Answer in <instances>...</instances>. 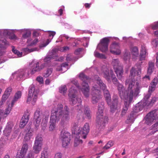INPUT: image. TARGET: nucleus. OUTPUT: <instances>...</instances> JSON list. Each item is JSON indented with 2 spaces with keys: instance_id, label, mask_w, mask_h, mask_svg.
<instances>
[{
  "instance_id": "f257e3e1",
  "label": "nucleus",
  "mask_w": 158,
  "mask_h": 158,
  "mask_svg": "<svg viewBox=\"0 0 158 158\" xmlns=\"http://www.w3.org/2000/svg\"><path fill=\"white\" fill-rule=\"evenodd\" d=\"M141 66L140 64H136L132 67L130 71L129 77L125 82V85L127 88L125 91L124 86L121 84H118L117 85L118 90L120 96L122 99L127 100L130 102H132L133 97L136 96L140 92V87L138 81L135 82L134 78L136 75L139 76L141 73Z\"/></svg>"
},
{
  "instance_id": "f03ea898",
  "label": "nucleus",
  "mask_w": 158,
  "mask_h": 158,
  "mask_svg": "<svg viewBox=\"0 0 158 158\" xmlns=\"http://www.w3.org/2000/svg\"><path fill=\"white\" fill-rule=\"evenodd\" d=\"M63 106L60 104L58 106L56 109H53L52 111V114L50 119V125L49 130L52 131L55 129L56 127V123L61 118V122H65L69 119V112L67 106L64 107L65 110L63 112Z\"/></svg>"
},
{
  "instance_id": "7ed1b4c3",
  "label": "nucleus",
  "mask_w": 158,
  "mask_h": 158,
  "mask_svg": "<svg viewBox=\"0 0 158 158\" xmlns=\"http://www.w3.org/2000/svg\"><path fill=\"white\" fill-rule=\"evenodd\" d=\"M44 66L43 64L40 66L38 61L33 60L29 63L27 68L19 69L13 75L17 76L18 80L20 79L24 80L28 78L31 74H34L40 71L44 68Z\"/></svg>"
},
{
  "instance_id": "20e7f679",
  "label": "nucleus",
  "mask_w": 158,
  "mask_h": 158,
  "mask_svg": "<svg viewBox=\"0 0 158 158\" xmlns=\"http://www.w3.org/2000/svg\"><path fill=\"white\" fill-rule=\"evenodd\" d=\"M96 81L99 85V89L102 90L104 93V97L107 104L110 108V111L112 113L118 108H119L120 105L118 102V97L116 95H114L112 97V102L111 103V97L109 91L107 89L106 85L103 82L100 78L98 76L96 77Z\"/></svg>"
},
{
  "instance_id": "39448f33",
  "label": "nucleus",
  "mask_w": 158,
  "mask_h": 158,
  "mask_svg": "<svg viewBox=\"0 0 158 158\" xmlns=\"http://www.w3.org/2000/svg\"><path fill=\"white\" fill-rule=\"evenodd\" d=\"M104 105V102H102L99 103L96 113L97 127L100 131L103 129L108 120L107 117L103 116Z\"/></svg>"
},
{
  "instance_id": "423d86ee",
  "label": "nucleus",
  "mask_w": 158,
  "mask_h": 158,
  "mask_svg": "<svg viewBox=\"0 0 158 158\" xmlns=\"http://www.w3.org/2000/svg\"><path fill=\"white\" fill-rule=\"evenodd\" d=\"M99 74L103 75V77L109 82H111L110 77L113 83L117 85L119 83L118 81L115 76L112 70H109L107 66L103 65L101 68L100 71L99 72Z\"/></svg>"
},
{
  "instance_id": "0eeeda50",
  "label": "nucleus",
  "mask_w": 158,
  "mask_h": 158,
  "mask_svg": "<svg viewBox=\"0 0 158 158\" xmlns=\"http://www.w3.org/2000/svg\"><path fill=\"white\" fill-rule=\"evenodd\" d=\"M150 97V94H148L146 95L141 102L136 105L135 108H136V111H134V112H137L139 111H140L145 106H149L151 104H152L156 102L157 99L155 97L152 98L151 102L148 101Z\"/></svg>"
},
{
  "instance_id": "6e6552de",
  "label": "nucleus",
  "mask_w": 158,
  "mask_h": 158,
  "mask_svg": "<svg viewBox=\"0 0 158 158\" xmlns=\"http://www.w3.org/2000/svg\"><path fill=\"white\" fill-rule=\"evenodd\" d=\"M80 79L83 81L82 91L85 97L88 98L89 95V87L88 83L90 82L91 78L81 73H80Z\"/></svg>"
},
{
  "instance_id": "1a4fd4ad",
  "label": "nucleus",
  "mask_w": 158,
  "mask_h": 158,
  "mask_svg": "<svg viewBox=\"0 0 158 158\" xmlns=\"http://www.w3.org/2000/svg\"><path fill=\"white\" fill-rule=\"evenodd\" d=\"M91 90V102L93 104H96L102 98L98 85L96 84L94 85Z\"/></svg>"
},
{
  "instance_id": "9d476101",
  "label": "nucleus",
  "mask_w": 158,
  "mask_h": 158,
  "mask_svg": "<svg viewBox=\"0 0 158 158\" xmlns=\"http://www.w3.org/2000/svg\"><path fill=\"white\" fill-rule=\"evenodd\" d=\"M115 72L118 78L121 79L123 74V68L118 59H114L112 60L111 63Z\"/></svg>"
},
{
  "instance_id": "9b49d317",
  "label": "nucleus",
  "mask_w": 158,
  "mask_h": 158,
  "mask_svg": "<svg viewBox=\"0 0 158 158\" xmlns=\"http://www.w3.org/2000/svg\"><path fill=\"white\" fill-rule=\"evenodd\" d=\"M38 92L39 91L38 90L35 89L34 85H31L29 88V94L27 102L28 103L30 102L32 98L31 103L32 104H34L37 100Z\"/></svg>"
},
{
  "instance_id": "f8f14e48",
  "label": "nucleus",
  "mask_w": 158,
  "mask_h": 158,
  "mask_svg": "<svg viewBox=\"0 0 158 158\" xmlns=\"http://www.w3.org/2000/svg\"><path fill=\"white\" fill-rule=\"evenodd\" d=\"M43 138L42 135H38L35 137L33 147L34 153H39L41 151L43 145Z\"/></svg>"
},
{
  "instance_id": "ddd939ff",
  "label": "nucleus",
  "mask_w": 158,
  "mask_h": 158,
  "mask_svg": "<svg viewBox=\"0 0 158 158\" xmlns=\"http://www.w3.org/2000/svg\"><path fill=\"white\" fill-rule=\"evenodd\" d=\"M76 88L74 86H72L69 90V99L70 104L73 105L75 104L78 101L77 97V92Z\"/></svg>"
},
{
  "instance_id": "4468645a",
  "label": "nucleus",
  "mask_w": 158,
  "mask_h": 158,
  "mask_svg": "<svg viewBox=\"0 0 158 158\" xmlns=\"http://www.w3.org/2000/svg\"><path fill=\"white\" fill-rule=\"evenodd\" d=\"M79 127L78 123H74L72 129V133L74 139V146L77 147L79 144Z\"/></svg>"
},
{
  "instance_id": "2eb2a0df",
  "label": "nucleus",
  "mask_w": 158,
  "mask_h": 158,
  "mask_svg": "<svg viewBox=\"0 0 158 158\" xmlns=\"http://www.w3.org/2000/svg\"><path fill=\"white\" fill-rule=\"evenodd\" d=\"M62 146L63 147L67 146L70 143L71 140V135L67 132L62 131L60 136Z\"/></svg>"
},
{
  "instance_id": "dca6fc26",
  "label": "nucleus",
  "mask_w": 158,
  "mask_h": 158,
  "mask_svg": "<svg viewBox=\"0 0 158 158\" xmlns=\"http://www.w3.org/2000/svg\"><path fill=\"white\" fill-rule=\"evenodd\" d=\"M57 50L56 49H53L51 52L49 53V55L47 56L44 60V62H48L52 59H55L56 61H61L63 60L64 58L63 57H58L57 56L56 52Z\"/></svg>"
},
{
  "instance_id": "f3484780",
  "label": "nucleus",
  "mask_w": 158,
  "mask_h": 158,
  "mask_svg": "<svg viewBox=\"0 0 158 158\" xmlns=\"http://www.w3.org/2000/svg\"><path fill=\"white\" fill-rule=\"evenodd\" d=\"M109 42V40L108 38L105 37L102 39L98 45L97 48L102 52H106L108 50Z\"/></svg>"
},
{
  "instance_id": "a211bd4d",
  "label": "nucleus",
  "mask_w": 158,
  "mask_h": 158,
  "mask_svg": "<svg viewBox=\"0 0 158 158\" xmlns=\"http://www.w3.org/2000/svg\"><path fill=\"white\" fill-rule=\"evenodd\" d=\"M110 52L113 54L119 55L121 53V51L119 49V43L113 42L110 46Z\"/></svg>"
},
{
  "instance_id": "6ab92c4d",
  "label": "nucleus",
  "mask_w": 158,
  "mask_h": 158,
  "mask_svg": "<svg viewBox=\"0 0 158 158\" xmlns=\"http://www.w3.org/2000/svg\"><path fill=\"white\" fill-rule=\"evenodd\" d=\"M90 130L89 125V123H85L84 126L81 129V136L82 138L85 139L87 135L89 132Z\"/></svg>"
},
{
  "instance_id": "aec40b11",
  "label": "nucleus",
  "mask_w": 158,
  "mask_h": 158,
  "mask_svg": "<svg viewBox=\"0 0 158 158\" xmlns=\"http://www.w3.org/2000/svg\"><path fill=\"white\" fill-rule=\"evenodd\" d=\"M156 115L155 110L152 111L148 113L145 117L146 120L145 123L149 125L155 119Z\"/></svg>"
},
{
  "instance_id": "412c9836",
  "label": "nucleus",
  "mask_w": 158,
  "mask_h": 158,
  "mask_svg": "<svg viewBox=\"0 0 158 158\" xmlns=\"http://www.w3.org/2000/svg\"><path fill=\"white\" fill-rule=\"evenodd\" d=\"M49 35V39H47L46 42H43L39 46L40 48L45 47L51 41V40L53 38V36L56 34V32L54 31H48Z\"/></svg>"
},
{
  "instance_id": "4be33fe9",
  "label": "nucleus",
  "mask_w": 158,
  "mask_h": 158,
  "mask_svg": "<svg viewBox=\"0 0 158 158\" xmlns=\"http://www.w3.org/2000/svg\"><path fill=\"white\" fill-rule=\"evenodd\" d=\"M83 110L84 111V114H82L81 113V115H85L86 116L87 118L88 119H90L91 117V114L89 108L88 107H83L82 106L81 107V106H80V110H81V112L83 111Z\"/></svg>"
},
{
  "instance_id": "5701e85b",
  "label": "nucleus",
  "mask_w": 158,
  "mask_h": 158,
  "mask_svg": "<svg viewBox=\"0 0 158 158\" xmlns=\"http://www.w3.org/2000/svg\"><path fill=\"white\" fill-rule=\"evenodd\" d=\"M41 117L40 115V112L36 111L35 113L34 123L36 127H38L40 124Z\"/></svg>"
},
{
  "instance_id": "b1692460",
  "label": "nucleus",
  "mask_w": 158,
  "mask_h": 158,
  "mask_svg": "<svg viewBox=\"0 0 158 158\" xmlns=\"http://www.w3.org/2000/svg\"><path fill=\"white\" fill-rule=\"evenodd\" d=\"M158 82V78L157 77H155L151 82L150 85L149 86L148 90L149 93H151L155 90Z\"/></svg>"
},
{
  "instance_id": "393cba45",
  "label": "nucleus",
  "mask_w": 158,
  "mask_h": 158,
  "mask_svg": "<svg viewBox=\"0 0 158 158\" xmlns=\"http://www.w3.org/2000/svg\"><path fill=\"white\" fill-rule=\"evenodd\" d=\"M27 132L24 137V141L28 142L31 139V137L33 135V131L30 127H29L26 130Z\"/></svg>"
},
{
  "instance_id": "a878e982",
  "label": "nucleus",
  "mask_w": 158,
  "mask_h": 158,
  "mask_svg": "<svg viewBox=\"0 0 158 158\" xmlns=\"http://www.w3.org/2000/svg\"><path fill=\"white\" fill-rule=\"evenodd\" d=\"M29 119V116L27 114L24 115L22 118L20 124V128H23L27 124Z\"/></svg>"
},
{
  "instance_id": "bb28decb",
  "label": "nucleus",
  "mask_w": 158,
  "mask_h": 158,
  "mask_svg": "<svg viewBox=\"0 0 158 158\" xmlns=\"http://www.w3.org/2000/svg\"><path fill=\"white\" fill-rule=\"evenodd\" d=\"M146 53L147 52L145 46L144 45H142L140 54V60H143L145 59Z\"/></svg>"
},
{
  "instance_id": "cd10ccee",
  "label": "nucleus",
  "mask_w": 158,
  "mask_h": 158,
  "mask_svg": "<svg viewBox=\"0 0 158 158\" xmlns=\"http://www.w3.org/2000/svg\"><path fill=\"white\" fill-rule=\"evenodd\" d=\"M2 45L0 44V55H2L5 52V49L6 45L8 44L6 39H4L2 41Z\"/></svg>"
},
{
  "instance_id": "c85d7f7f",
  "label": "nucleus",
  "mask_w": 158,
  "mask_h": 158,
  "mask_svg": "<svg viewBox=\"0 0 158 158\" xmlns=\"http://www.w3.org/2000/svg\"><path fill=\"white\" fill-rule=\"evenodd\" d=\"M68 66V65L67 63H63L60 66H59L57 67L56 70L63 73L67 70Z\"/></svg>"
},
{
  "instance_id": "c756f323",
  "label": "nucleus",
  "mask_w": 158,
  "mask_h": 158,
  "mask_svg": "<svg viewBox=\"0 0 158 158\" xmlns=\"http://www.w3.org/2000/svg\"><path fill=\"white\" fill-rule=\"evenodd\" d=\"M12 127V125L11 124H8L6 126L3 131L4 134L5 136H8L10 135Z\"/></svg>"
},
{
  "instance_id": "7c9ffc66",
  "label": "nucleus",
  "mask_w": 158,
  "mask_h": 158,
  "mask_svg": "<svg viewBox=\"0 0 158 158\" xmlns=\"http://www.w3.org/2000/svg\"><path fill=\"white\" fill-rule=\"evenodd\" d=\"M124 106L123 108L121 114L122 116H123L125 115L127 112L129 106V104L128 103H130L131 102H130L129 101H128L127 100H124Z\"/></svg>"
},
{
  "instance_id": "2f4dec72",
  "label": "nucleus",
  "mask_w": 158,
  "mask_h": 158,
  "mask_svg": "<svg viewBox=\"0 0 158 158\" xmlns=\"http://www.w3.org/2000/svg\"><path fill=\"white\" fill-rule=\"evenodd\" d=\"M21 33H24L23 35V37L24 38H27L31 34V32L29 30L26 29H22L19 30Z\"/></svg>"
},
{
  "instance_id": "473e14b6",
  "label": "nucleus",
  "mask_w": 158,
  "mask_h": 158,
  "mask_svg": "<svg viewBox=\"0 0 158 158\" xmlns=\"http://www.w3.org/2000/svg\"><path fill=\"white\" fill-rule=\"evenodd\" d=\"M38 48H34L31 49L27 48L23 49V52L24 54L23 55H25L31 52L35 51H38Z\"/></svg>"
},
{
  "instance_id": "72a5a7b5",
  "label": "nucleus",
  "mask_w": 158,
  "mask_h": 158,
  "mask_svg": "<svg viewBox=\"0 0 158 158\" xmlns=\"http://www.w3.org/2000/svg\"><path fill=\"white\" fill-rule=\"evenodd\" d=\"M21 92L20 91H18L16 93L11 102L12 104H14V103L21 98Z\"/></svg>"
},
{
  "instance_id": "f704fd0d",
  "label": "nucleus",
  "mask_w": 158,
  "mask_h": 158,
  "mask_svg": "<svg viewBox=\"0 0 158 158\" xmlns=\"http://www.w3.org/2000/svg\"><path fill=\"white\" fill-rule=\"evenodd\" d=\"M134 115V112H132L130 114V115L128 117V118L126 121V122L128 123H133L135 120Z\"/></svg>"
},
{
  "instance_id": "c9c22d12",
  "label": "nucleus",
  "mask_w": 158,
  "mask_h": 158,
  "mask_svg": "<svg viewBox=\"0 0 158 158\" xmlns=\"http://www.w3.org/2000/svg\"><path fill=\"white\" fill-rule=\"evenodd\" d=\"M31 39L30 38H28L27 39V42L28 43V47L35 45L38 41V40L37 39H35L31 42Z\"/></svg>"
},
{
  "instance_id": "e433bc0d",
  "label": "nucleus",
  "mask_w": 158,
  "mask_h": 158,
  "mask_svg": "<svg viewBox=\"0 0 158 158\" xmlns=\"http://www.w3.org/2000/svg\"><path fill=\"white\" fill-rule=\"evenodd\" d=\"M94 55L95 57L101 58V59H106V58L105 56L102 54L99 53L96 50H95L94 52Z\"/></svg>"
},
{
  "instance_id": "4c0bfd02",
  "label": "nucleus",
  "mask_w": 158,
  "mask_h": 158,
  "mask_svg": "<svg viewBox=\"0 0 158 158\" xmlns=\"http://www.w3.org/2000/svg\"><path fill=\"white\" fill-rule=\"evenodd\" d=\"M154 68V64L152 62H149V67L148 68V73L151 74L152 72V70Z\"/></svg>"
},
{
  "instance_id": "58836bf2",
  "label": "nucleus",
  "mask_w": 158,
  "mask_h": 158,
  "mask_svg": "<svg viewBox=\"0 0 158 158\" xmlns=\"http://www.w3.org/2000/svg\"><path fill=\"white\" fill-rule=\"evenodd\" d=\"M59 90L60 93L64 95L67 92V88L66 85H62L59 88Z\"/></svg>"
},
{
  "instance_id": "ea45409f",
  "label": "nucleus",
  "mask_w": 158,
  "mask_h": 158,
  "mask_svg": "<svg viewBox=\"0 0 158 158\" xmlns=\"http://www.w3.org/2000/svg\"><path fill=\"white\" fill-rule=\"evenodd\" d=\"M130 57V54L129 51L126 50L123 55V59L126 60H129Z\"/></svg>"
},
{
  "instance_id": "a19ab883",
  "label": "nucleus",
  "mask_w": 158,
  "mask_h": 158,
  "mask_svg": "<svg viewBox=\"0 0 158 158\" xmlns=\"http://www.w3.org/2000/svg\"><path fill=\"white\" fill-rule=\"evenodd\" d=\"M131 52L132 54L135 56H137L139 55L138 50L136 47H132L131 48Z\"/></svg>"
},
{
  "instance_id": "79ce46f5",
  "label": "nucleus",
  "mask_w": 158,
  "mask_h": 158,
  "mask_svg": "<svg viewBox=\"0 0 158 158\" xmlns=\"http://www.w3.org/2000/svg\"><path fill=\"white\" fill-rule=\"evenodd\" d=\"M49 116V114H48L43 119L42 121L41 125L42 126H43L44 128L46 127L47 123L48 122Z\"/></svg>"
},
{
  "instance_id": "37998d69",
  "label": "nucleus",
  "mask_w": 158,
  "mask_h": 158,
  "mask_svg": "<svg viewBox=\"0 0 158 158\" xmlns=\"http://www.w3.org/2000/svg\"><path fill=\"white\" fill-rule=\"evenodd\" d=\"M81 42H83V45L84 46L87 47L88 44V39L87 38H84L83 39L80 40Z\"/></svg>"
},
{
  "instance_id": "c03bdc74",
  "label": "nucleus",
  "mask_w": 158,
  "mask_h": 158,
  "mask_svg": "<svg viewBox=\"0 0 158 158\" xmlns=\"http://www.w3.org/2000/svg\"><path fill=\"white\" fill-rule=\"evenodd\" d=\"M12 51L14 54L16 55L18 57H20L22 56V52H19L17 50L15 49L14 47H12Z\"/></svg>"
},
{
  "instance_id": "a18cd8bd",
  "label": "nucleus",
  "mask_w": 158,
  "mask_h": 158,
  "mask_svg": "<svg viewBox=\"0 0 158 158\" xmlns=\"http://www.w3.org/2000/svg\"><path fill=\"white\" fill-rule=\"evenodd\" d=\"M40 158H48V154L46 150H44L41 153Z\"/></svg>"
},
{
  "instance_id": "49530a36",
  "label": "nucleus",
  "mask_w": 158,
  "mask_h": 158,
  "mask_svg": "<svg viewBox=\"0 0 158 158\" xmlns=\"http://www.w3.org/2000/svg\"><path fill=\"white\" fill-rule=\"evenodd\" d=\"M52 72V69H48L44 74V76L46 77H49L51 74Z\"/></svg>"
},
{
  "instance_id": "de8ad7c7",
  "label": "nucleus",
  "mask_w": 158,
  "mask_h": 158,
  "mask_svg": "<svg viewBox=\"0 0 158 158\" xmlns=\"http://www.w3.org/2000/svg\"><path fill=\"white\" fill-rule=\"evenodd\" d=\"M152 29L155 30L158 28V21L155 22L151 25Z\"/></svg>"
},
{
  "instance_id": "09e8293b",
  "label": "nucleus",
  "mask_w": 158,
  "mask_h": 158,
  "mask_svg": "<svg viewBox=\"0 0 158 158\" xmlns=\"http://www.w3.org/2000/svg\"><path fill=\"white\" fill-rule=\"evenodd\" d=\"M9 96L7 95H6L4 94V95L2 96V101L1 102H0V103L1 105H2V103L3 102H4L5 100L7 99V98H8Z\"/></svg>"
},
{
  "instance_id": "8fccbe9b",
  "label": "nucleus",
  "mask_w": 158,
  "mask_h": 158,
  "mask_svg": "<svg viewBox=\"0 0 158 158\" xmlns=\"http://www.w3.org/2000/svg\"><path fill=\"white\" fill-rule=\"evenodd\" d=\"M152 44L154 47H156L158 45V38L154 39L152 41Z\"/></svg>"
},
{
  "instance_id": "3c124183",
  "label": "nucleus",
  "mask_w": 158,
  "mask_h": 158,
  "mask_svg": "<svg viewBox=\"0 0 158 158\" xmlns=\"http://www.w3.org/2000/svg\"><path fill=\"white\" fill-rule=\"evenodd\" d=\"M12 89L10 87H8L6 90L4 94L9 96L12 91Z\"/></svg>"
},
{
  "instance_id": "603ef678",
  "label": "nucleus",
  "mask_w": 158,
  "mask_h": 158,
  "mask_svg": "<svg viewBox=\"0 0 158 158\" xmlns=\"http://www.w3.org/2000/svg\"><path fill=\"white\" fill-rule=\"evenodd\" d=\"M4 35H11V31L10 30L5 29L3 30Z\"/></svg>"
},
{
  "instance_id": "864d4df0",
  "label": "nucleus",
  "mask_w": 158,
  "mask_h": 158,
  "mask_svg": "<svg viewBox=\"0 0 158 158\" xmlns=\"http://www.w3.org/2000/svg\"><path fill=\"white\" fill-rule=\"evenodd\" d=\"M80 58L82 57L85 53V51L82 48H80Z\"/></svg>"
},
{
  "instance_id": "5fc2aeb1",
  "label": "nucleus",
  "mask_w": 158,
  "mask_h": 158,
  "mask_svg": "<svg viewBox=\"0 0 158 158\" xmlns=\"http://www.w3.org/2000/svg\"><path fill=\"white\" fill-rule=\"evenodd\" d=\"M36 80L40 84L43 82V78L41 77H38L36 78Z\"/></svg>"
},
{
  "instance_id": "6e6d98bb",
  "label": "nucleus",
  "mask_w": 158,
  "mask_h": 158,
  "mask_svg": "<svg viewBox=\"0 0 158 158\" xmlns=\"http://www.w3.org/2000/svg\"><path fill=\"white\" fill-rule=\"evenodd\" d=\"M62 156V155L60 153H56L55 156L54 158H61Z\"/></svg>"
},
{
  "instance_id": "4d7b16f0",
  "label": "nucleus",
  "mask_w": 158,
  "mask_h": 158,
  "mask_svg": "<svg viewBox=\"0 0 158 158\" xmlns=\"http://www.w3.org/2000/svg\"><path fill=\"white\" fill-rule=\"evenodd\" d=\"M4 151V148L3 147L0 146V158L1 157Z\"/></svg>"
},
{
  "instance_id": "13d9d810",
  "label": "nucleus",
  "mask_w": 158,
  "mask_h": 158,
  "mask_svg": "<svg viewBox=\"0 0 158 158\" xmlns=\"http://www.w3.org/2000/svg\"><path fill=\"white\" fill-rule=\"evenodd\" d=\"M72 83L76 86L77 88H78L79 84L78 81L74 80L72 81Z\"/></svg>"
},
{
  "instance_id": "bf43d9fd",
  "label": "nucleus",
  "mask_w": 158,
  "mask_h": 158,
  "mask_svg": "<svg viewBox=\"0 0 158 158\" xmlns=\"http://www.w3.org/2000/svg\"><path fill=\"white\" fill-rule=\"evenodd\" d=\"M107 144L109 145V146L110 147L113 146L114 144V143L113 141H110L107 143Z\"/></svg>"
},
{
  "instance_id": "052dcab7",
  "label": "nucleus",
  "mask_w": 158,
  "mask_h": 158,
  "mask_svg": "<svg viewBox=\"0 0 158 158\" xmlns=\"http://www.w3.org/2000/svg\"><path fill=\"white\" fill-rule=\"evenodd\" d=\"M107 144L109 145V146L110 147L113 146L114 144V143L113 141H110L107 143Z\"/></svg>"
},
{
  "instance_id": "680f3d73",
  "label": "nucleus",
  "mask_w": 158,
  "mask_h": 158,
  "mask_svg": "<svg viewBox=\"0 0 158 158\" xmlns=\"http://www.w3.org/2000/svg\"><path fill=\"white\" fill-rule=\"evenodd\" d=\"M71 59V55L69 54L66 57V60L67 61H70Z\"/></svg>"
},
{
  "instance_id": "e2e57ef3",
  "label": "nucleus",
  "mask_w": 158,
  "mask_h": 158,
  "mask_svg": "<svg viewBox=\"0 0 158 158\" xmlns=\"http://www.w3.org/2000/svg\"><path fill=\"white\" fill-rule=\"evenodd\" d=\"M156 66L158 68V52L156 53Z\"/></svg>"
},
{
  "instance_id": "0e129e2a",
  "label": "nucleus",
  "mask_w": 158,
  "mask_h": 158,
  "mask_svg": "<svg viewBox=\"0 0 158 158\" xmlns=\"http://www.w3.org/2000/svg\"><path fill=\"white\" fill-rule=\"evenodd\" d=\"M74 54L76 55H78L79 54V49H77L74 52Z\"/></svg>"
},
{
  "instance_id": "69168bd1",
  "label": "nucleus",
  "mask_w": 158,
  "mask_h": 158,
  "mask_svg": "<svg viewBox=\"0 0 158 158\" xmlns=\"http://www.w3.org/2000/svg\"><path fill=\"white\" fill-rule=\"evenodd\" d=\"M110 148V147L109 146V145L106 144V145L103 148L104 149H108Z\"/></svg>"
},
{
  "instance_id": "338daca9",
  "label": "nucleus",
  "mask_w": 158,
  "mask_h": 158,
  "mask_svg": "<svg viewBox=\"0 0 158 158\" xmlns=\"http://www.w3.org/2000/svg\"><path fill=\"white\" fill-rule=\"evenodd\" d=\"M90 6V4L89 3H85V6L86 8H89Z\"/></svg>"
},
{
  "instance_id": "774afa93",
  "label": "nucleus",
  "mask_w": 158,
  "mask_h": 158,
  "mask_svg": "<svg viewBox=\"0 0 158 158\" xmlns=\"http://www.w3.org/2000/svg\"><path fill=\"white\" fill-rule=\"evenodd\" d=\"M50 81L48 79H47L45 81V83L46 85H48L49 84Z\"/></svg>"
}]
</instances>
